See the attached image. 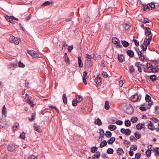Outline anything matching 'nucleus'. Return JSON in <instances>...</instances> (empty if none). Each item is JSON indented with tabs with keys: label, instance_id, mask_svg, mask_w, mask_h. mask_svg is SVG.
I'll list each match as a JSON object with an SVG mask.
<instances>
[{
	"label": "nucleus",
	"instance_id": "1",
	"mask_svg": "<svg viewBox=\"0 0 159 159\" xmlns=\"http://www.w3.org/2000/svg\"><path fill=\"white\" fill-rule=\"evenodd\" d=\"M9 42L11 43H14L16 44H18L20 42V39L15 37L13 35L11 36L9 39Z\"/></svg>",
	"mask_w": 159,
	"mask_h": 159
},
{
	"label": "nucleus",
	"instance_id": "2",
	"mask_svg": "<svg viewBox=\"0 0 159 159\" xmlns=\"http://www.w3.org/2000/svg\"><path fill=\"white\" fill-rule=\"evenodd\" d=\"M76 98L75 100H73L72 101V104L74 106H76L77 105V103L80 102L83 99V97L80 95H79L76 96Z\"/></svg>",
	"mask_w": 159,
	"mask_h": 159
},
{
	"label": "nucleus",
	"instance_id": "3",
	"mask_svg": "<svg viewBox=\"0 0 159 159\" xmlns=\"http://www.w3.org/2000/svg\"><path fill=\"white\" fill-rule=\"evenodd\" d=\"M141 98L140 95L139 96L137 93L134 94L130 98L131 101L134 102H136L139 100V101Z\"/></svg>",
	"mask_w": 159,
	"mask_h": 159
},
{
	"label": "nucleus",
	"instance_id": "4",
	"mask_svg": "<svg viewBox=\"0 0 159 159\" xmlns=\"http://www.w3.org/2000/svg\"><path fill=\"white\" fill-rule=\"evenodd\" d=\"M85 58H86L88 59L86 60V61L87 62H89L90 63V64H89L88 66V67L90 66L92 64V61L91 60V59H93L94 58V57L92 55H89V54L87 53L86 54V56L85 57Z\"/></svg>",
	"mask_w": 159,
	"mask_h": 159
},
{
	"label": "nucleus",
	"instance_id": "5",
	"mask_svg": "<svg viewBox=\"0 0 159 159\" xmlns=\"http://www.w3.org/2000/svg\"><path fill=\"white\" fill-rule=\"evenodd\" d=\"M102 78L99 75H98L94 79V82L97 84H101Z\"/></svg>",
	"mask_w": 159,
	"mask_h": 159
},
{
	"label": "nucleus",
	"instance_id": "6",
	"mask_svg": "<svg viewBox=\"0 0 159 159\" xmlns=\"http://www.w3.org/2000/svg\"><path fill=\"white\" fill-rule=\"evenodd\" d=\"M126 112L129 114H131L133 113L134 109L133 107L131 106H129L128 107L126 110Z\"/></svg>",
	"mask_w": 159,
	"mask_h": 159
},
{
	"label": "nucleus",
	"instance_id": "7",
	"mask_svg": "<svg viewBox=\"0 0 159 159\" xmlns=\"http://www.w3.org/2000/svg\"><path fill=\"white\" fill-rule=\"evenodd\" d=\"M25 101L28 103H29L31 107H33L34 106V104L33 103L32 101L29 98V97H25Z\"/></svg>",
	"mask_w": 159,
	"mask_h": 159
},
{
	"label": "nucleus",
	"instance_id": "8",
	"mask_svg": "<svg viewBox=\"0 0 159 159\" xmlns=\"http://www.w3.org/2000/svg\"><path fill=\"white\" fill-rule=\"evenodd\" d=\"M28 53L34 58L38 56V54L35 51H28Z\"/></svg>",
	"mask_w": 159,
	"mask_h": 159
},
{
	"label": "nucleus",
	"instance_id": "9",
	"mask_svg": "<svg viewBox=\"0 0 159 159\" xmlns=\"http://www.w3.org/2000/svg\"><path fill=\"white\" fill-rule=\"evenodd\" d=\"M15 146L13 144L10 143L9 144L8 146L7 149L10 151H13L15 149Z\"/></svg>",
	"mask_w": 159,
	"mask_h": 159
},
{
	"label": "nucleus",
	"instance_id": "10",
	"mask_svg": "<svg viewBox=\"0 0 159 159\" xmlns=\"http://www.w3.org/2000/svg\"><path fill=\"white\" fill-rule=\"evenodd\" d=\"M87 74L88 72L86 71H84L83 73V80L84 83L85 85H86L87 84L86 79L88 77L87 76Z\"/></svg>",
	"mask_w": 159,
	"mask_h": 159
},
{
	"label": "nucleus",
	"instance_id": "11",
	"mask_svg": "<svg viewBox=\"0 0 159 159\" xmlns=\"http://www.w3.org/2000/svg\"><path fill=\"white\" fill-rule=\"evenodd\" d=\"M148 126V128L152 130H153L156 129L155 127L154 126L153 123L151 121H149Z\"/></svg>",
	"mask_w": 159,
	"mask_h": 159
},
{
	"label": "nucleus",
	"instance_id": "12",
	"mask_svg": "<svg viewBox=\"0 0 159 159\" xmlns=\"http://www.w3.org/2000/svg\"><path fill=\"white\" fill-rule=\"evenodd\" d=\"M17 62H12L10 63L8 66L9 68H13L12 69L13 70H14V68H16L17 66Z\"/></svg>",
	"mask_w": 159,
	"mask_h": 159
},
{
	"label": "nucleus",
	"instance_id": "13",
	"mask_svg": "<svg viewBox=\"0 0 159 159\" xmlns=\"http://www.w3.org/2000/svg\"><path fill=\"white\" fill-rule=\"evenodd\" d=\"M100 157V153L99 151L96 152L95 154L93 155V159H98Z\"/></svg>",
	"mask_w": 159,
	"mask_h": 159
},
{
	"label": "nucleus",
	"instance_id": "14",
	"mask_svg": "<svg viewBox=\"0 0 159 159\" xmlns=\"http://www.w3.org/2000/svg\"><path fill=\"white\" fill-rule=\"evenodd\" d=\"M145 33L146 35H149L151 34L150 29L149 28L145 27Z\"/></svg>",
	"mask_w": 159,
	"mask_h": 159
},
{
	"label": "nucleus",
	"instance_id": "15",
	"mask_svg": "<svg viewBox=\"0 0 159 159\" xmlns=\"http://www.w3.org/2000/svg\"><path fill=\"white\" fill-rule=\"evenodd\" d=\"M138 54L139 56L140 60L141 61H143L145 59V57L143 54L141 52L139 51L138 52Z\"/></svg>",
	"mask_w": 159,
	"mask_h": 159
},
{
	"label": "nucleus",
	"instance_id": "16",
	"mask_svg": "<svg viewBox=\"0 0 159 159\" xmlns=\"http://www.w3.org/2000/svg\"><path fill=\"white\" fill-rule=\"evenodd\" d=\"M127 55L129 56L130 57H132L134 55V52L131 50H128L127 51Z\"/></svg>",
	"mask_w": 159,
	"mask_h": 159
},
{
	"label": "nucleus",
	"instance_id": "17",
	"mask_svg": "<svg viewBox=\"0 0 159 159\" xmlns=\"http://www.w3.org/2000/svg\"><path fill=\"white\" fill-rule=\"evenodd\" d=\"M78 62L79 67H83V64L82 63L81 59V57L80 56H79L78 57Z\"/></svg>",
	"mask_w": 159,
	"mask_h": 159
},
{
	"label": "nucleus",
	"instance_id": "18",
	"mask_svg": "<svg viewBox=\"0 0 159 159\" xmlns=\"http://www.w3.org/2000/svg\"><path fill=\"white\" fill-rule=\"evenodd\" d=\"M117 153L119 155H122L124 154V151L122 148H119L117 150Z\"/></svg>",
	"mask_w": 159,
	"mask_h": 159
},
{
	"label": "nucleus",
	"instance_id": "19",
	"mask_svg": "<svg viewBox=\"0 0 159 159\" xmlns=\"http://www.w3.org/2000/svg\"><path fill=\"white\" fill-rule=\"evenodd\" d=\"M112 42L115 44H116L120 42V41L116 37H113L112 38Z\"/></svg>",
	"mask_w": 159,
	"mask_h": 159
},
{
	"label": "nucleus",
	"instance_id": "20",
	"mask_svg": "<svg viewBox=\"0 0 159 159\" xmlns=\"http://www.w3.org/2000/svg\"><path fill=\"white\" fill-rule=\"evenodd\" d=\"M115 140V138L114 137H112L108 140L107 142L109 144H111L113 143Z\"/></svg>",
	"mask_w": 159,
	"mask_h": 159
},
{
	"label": "nucleus",
	"instance_id": "21",
	"mask_svg": "<svg viewBox=\"0 0 159 159\" xmlns=\"http://www.w3.org/2000/svg\"><path fill=\"white\" fill-rule=\"evenodd\" d=\"M94 123L95 124L98 125H102V123L101 120L99 118H98L95 120L94 122Z\"/></svg>",
	"mask_w": 159,
	"mask_h": 159
},
{
	"label": "nucleus",
	"instance_id": "22",
	"mask_svg": "<svg viewBox=\"0 0 159 159\" xmlns=\"http://www.w3.org/2000/svg\"><path fill=\"white\" fill-rule=\"evenodd\" d=\"M135 69L133 65H131L129 67V72L131 74L135 71Z\"/></svg>",
	"mask_w": 159,
	"mask_h": 159
},
{
	"label": "nucleus",
	"instance_id": "23",
	"mask_svg": "<svg viewBox=\"0 0 159 159\" xmlns=\"http://www.w3.org/2000/svg\"><path fill=\"white\" fill-rule=\"evenodd\" d=\"M123 28H124L125 30H128L130 28V25L127 24V23H124L123 25Z\"/></svg>",
	"mask_w": 159,
	"mask_h": 159
},
{
	"label": "nucleus",
	"instance_id": "24",
	"mask_svg": "<svg viewBox=\"0 0 159 159\" xmlns=\"http://www.w3.org/2000/svg\"><path fill=\"white\" fill-rule=\"evenodd\" d=\"M108 128L111 131L114 130L116 129V125H110L108 126Z\"/></svg>",
	"mask_w": 159,
	"mask_h": 159
},
{
	"label": "nucleus",
	"instance_id": "25",
	"mask_svg": "<svg viewBox=\"0 0 159 159\" xmlns=\"http://www.w3.org/2000/svg\"><path fill=\"white\" fill-rule=\"evenodd\" d=\"M62 100L64 104H66L67 103V98L65 94H64L62 96Z\"/></svg>",
	"mask_w": 159,
	"mask_h": 159
},
{
	"label": "nucleus",
	"instance_id": "26",
	"mask_svg": "<svg viewBox=\"0 0 159 159\" xmlns=\"http://www.w3.org/2000/svg\"><path fill=\"white\" fill-rule=\"evenodd\" d=\"M121 43L123 46L124 47H127L128 45H129V43L125 40H122L121 41Z\"/></svg>",
	"mask_w": 159,
	"mask_h": 159
},
{
	"label": "nucleus",
	"instance_id": "27",
	"mask_svg": "<svg viewBox=\"0 0 159 159\" xmlns=\"http://www.w3.org/2000/svg\"><path fill=\"white\" fill-rule=\"evenodd\" d=\"M34 129L37 132L40 133L42 131V129L40 128L39 126L38 125L34 126Z\"/></svg>",
	"mask_w": 159,
	"mask_h": 159
},
{
	"label": "nucleus",
	"instance_id": "28",
	"mask_svg": "<svg viewBox=\"0 0 159 159\" xmlns=\"http://www.w3.org/2000/svg\"><path fill=\"white\" fill-rule=\"evenodd\" d=\"M148 5H149L150 9L151 8V9H152L155 7V5L154 2H151L148 4Z\"/></svg>",
	"mask_w": 159,
	"mask_h": 159
},
{
	"label": "nucleus",
	"instance_id": "29",
	"mask_svg": "<svg viewBox=\"0 0 159 159\" xmlns=\"http://www.w3.org/2000/svg\"><path fill=\"white\" fill-rule=\"evenodd\" d=\"M52 2H49V1H47L44 2V3H43L42 4V6H48L50 4H52Z\"/></svg>",
	"mask_w": 159,
	"mask_h": 159
},
{
	"label": "nucleus",
	"instance_id": "30",
	"mask_svg": "<svg viewBox=\"0 0 159 159\" xmlns=\"http://www.w3.org/2000/svg\"><path fill=\"white\" fill-rule=\"evenodd\" d=\"M109 108V102L108 101H106L105 102V108L106 110H108Z\"/></svg>",
	"mask_w": 159,
	"mask_h": 159
},
{
	"label": "nucleus",
	"instance_id": "31",
	"mask_svg": "<svg viewBox=\"0 0 159 159\" xmlns=\"http://www.w3.org/2000/svg\"><path fill=\"white\" fill-rule=\"evenodd\" d=\"M149 20L147 18H143L141 20V21L143 23H149Z\"/></svg>",
	"mask_w": 159,
	"mask_h": 159
},
{
	"label": "nucleus",
	"instance_id": "32",
	"mask_svg": "<svg viewBox=\"0 0 159 159\" xmlns=\"http://www.w3.org/2000/svg\"><path fill=\"white\" fill-rule=\"evenodd\" d=\"M144 125V123L143 124H138L136 126V128L138 129H141L143 128L142 125Z\"/></svg>",
	"mask_w": 159,
	"mask_h": 159
},
{
	"label": "nucleus",
	"instance_id": "33",
	"mask_svg": "<svg viewBox=\"0 0 159 159\" xmlns=\"http://www.w3.org/2000/svg\"><path fill=\"white\" fill-rule=\"evenodd\" d=\"M157 76L155 75H152L150 76V79L153 81H155L157 79Z\"/></svg>",
	"mask_w": 159,
	"mask_h": 159
},
{
	"label": "nucleus",
	"instance_id": "34",
	"mask_svg": "<svg viewBox=\"0 0 159 159\" xmlns=\"http://www.w3.org/2000/svg\"><path fill=\"white\" fill-rule=\"evenodd\" d=\"M145 99L147 102H151V97L149 95L147 94L145 96Z\"/></svg>",
	"mask_w": 159,
	"mask_h": 159
},
{
	"label": "nucleus",
	"instance_id": "35",
	"mask_svg": "<svg viewBox=\"0 0 159 159\" xmlns=\"http://www.w3.org/2000/svg\"><path fill=\"white\" fill-rule=\"evenodd\" d=\"M143 10L144 11H148L150 9L149 5H143Z\"/></svg>",
	"mask_w": 159,
	"mask_h": 159
},
{
	"label": "nucleus",
	"instance_id": "36",
	"mask_svg": "<svg viewBox=\"0 0 159 159\" xmlns=\"http://www.w3.org/2000/svg\"><path fill=\"white\" fill-rule=\"evenodd\" d=\"M118 59L119 61L120 62H122L124 61L123 56L122 55H118Z\"/></svg>",
	"mask_w": 159,
	"mask_h": 159
},
{
	"label": "nucleus",
	"instance_id": "37",
	"mask_svg": "<svg viewBox=\"0 0 159 159\" xmlns=\"http://www.w3.org/2000/svg\"><path fill=\"white\" fill-rule=\"evenodd\" d=\"M107 145V142L106 140H104L100 144V147L102 148Z\"/></svg>",
	"mask_w": 159,
	"mask_h": 159
},
{
	"label": "nucleus",
	"instance_id": "38",
	"mask_svg": "<svg viewBox=\"0 0 159 159\" xmlns=\"http://www.w3.org/2000/svg\"><path fill=\"white\" fill-rule=\"evenodd\" d=\"M114 152L113 150L110 148H108L107 150V153L108 154H112Z\"/></svg>",
	"mask_w": 159,
	"mask_h": 159
},
{
	"label": "nucleus",
	"instance_id": "39",
	"mask_svg": "<svg viewBox=\"0 0 159 159\" xmlns=\"http://www.w3.org/2000/svg\"><path fill=\"white\" fill-rule=\"evenodd\" d=\"M151 38H149L148 39H144V43H145V42L146 43L147 42V41H148V42L146 43H145V44H146V45H148L150 43V41H151Z\"/></svg>",
	"mask_w": 159,
	"mask_h": 159
},
{
	"label": "nucleus",
	"instance_id": "40",
	"mask_svg": "<svg viewBox=\"0 0 159 159\" xmlns=\"http://www.w3.org/2000/svg\"><path fill=\"white\" fill-rule=\"evenodd\" d=\"M125 125L127 127H129L131 125V123L129 120H126L125 122Z\"/></svg>",
	"mask_w": 159,
	"mask_h": 159
},
{
	"label": "nucleus",
	"instance_id": "41",
	"mask_svg": "<svg viewBox=\"0 0 159 159\" xmlns=\"http://www.w3.org/2000/svg\"><path fill=\"white\" fill-rule=\"evenodd\" d=\"M98 150V148L96 147H93L91 148V152L93 153H94L96 152Z\"/></svg>",
	"mask_w": 159,
	"mask_h": 159
},
{
	"label": "nucleus",
	"instance_id": "42",
	"mask_svg": "<svg viewBox=\"0 0 159 159\" xmlns=\"http://www.w3.org/2000/svg\"><path fill=\"white\" fill-rule=\"evenodd\" d=\"M137 146L136 145H132L130 148V150H133L135 151L137 150Z\"/></svg>",
	"mask_w": 159,
	"mask_h": 159
},
{
	"label": "nucleus",
	"instance_id": "43",
	"mask_svg": "<svg viewBox=\"0 0 159 159\" xmlns=\"http://www.w3.org/2000/svg\"><path fill=\"white\" fill-rule=\"evenodd\" d=\"M150 108V107H140L139 109L142 111H146L148 109H149Z\"/></svg>",
	"mask_w": 159,
	"mask_h": 159
},
{
	"label": "nucleus",
	"instance_id": "44",
	"mask_svg": "<svg viewBox=\"0 0 159 159\" xmlns=\"http://www.w3.org/2000/svg\"><path fill=\"white\" fill-rule=\"evenodd\" d=\"M146 153L148 157H150L151 154V150L149 149H148L146 152Z\"/></svg>",
	"mask_w": 159,
	"mask_h": 159
},
{
	"label": "nucleus",
	"instance_id": "45",
	"mask_svg": "<svg viewBox=\"0 0 159 159\" xmlns=\"http://www.w3.org/2000/svg\"><path fill=\"white\" fill-rule=\"evenodd\" d=\"M134 135L136 138L137 139H139L140 138L141 134L139 132H136L134 134Z\"/></svg>",
	"mask_w": 159,
	"mask_h": 159
},
{
	"label": "nucleus",
	"instance_id": "46",
	"mask_svg": "<svg viewBox=\"0 0 159 159\" xmlns=\"http://www.w3.org/2000/svg\"><path fill=\"white\" fill-rule=\"evenodd\" d=\"M112 134L110 131H107L106 132L105 135L107 137H111V136Z\"/></svg>",
	"mask_w": 159,
	"mask_h": 159
},
{
	"label": "nucleus",
	"instance_id": "47",
	"mask_svg": "<svg viewBox=\"0 0 159 159\" xmlns=\"http://www.w3.org/2000/svg\"><path fill=\"white\" fill-rule=\"evenodd\" d=\"M99 131H100L99 133H100L101 137H103L105 134L103 130L102 129H99Z\"/></svg>",
	"mask_w": 159,
	"mask_h": 159
},
{
	"label": "nucleus",
	"instance_id": "48",
	"mask_svg": "<svg viewBox=\"0 0 159 159\" xmlns=\"http://www.w3.org/2000/svg\"><path fill=\"white\" fill-rule=\"evenodd\" d=\"M131 120L133 123H135L138 120V118L136 117H133L131 118Z\"/></svg>",
	"mask_w": 159,
	"mask_h": 159
},
{
	"label": "nucleus",
	"instance_id": "49",
	"mask_svg": "<svg viewBox=\"0 0 159 159\" xmlns=\"http://www.w3.org/2000/svg\"><path fill=\"white\" fill-rule=\"evenodd\" d=\"M11 17V16H6L5 17L6 20L9 22L12 21V19Z\"/></svg>",
	"mask_w": 159,
	"mask_h": 159
},
{
	"label": "nucleus",
	"instance_id": "50",
	"mask_svg": "<svg viewBox=\"0 0 159 159\" xmlns=\"http://www.w3.org/2000/svg\"><path fill=\"white\" fill-rule=\"evenodd\" d=\"M35 118V114L34 113H32L31 115V117L29 118V120L30 121H33Z\"/></svg>",
	"mask_w": 159,
	"mask_h": 159
},
{
	"label": "nucleus",
	"instance_id": "51",
	"mask_svg": "<svg viewBox=\"0 0 159 159\" xmlns=\"http://www.w3.org/2000/svg\"><path fill=\"white\" fill-rule=\"evenodd\" d=\"M125 132V134L126 135H129L131 133V131L130 130L128 129H126Z\"/></svg>",
	"mask_w": 159,
	"mask_h": 159
},
{
	"label": "nucleus",
	"instance_id": "52",
	"mask_svg": "<svg viewBox=\"0 0 159 159\" xmlns=\"http://www.w3.org/2000/svg\"><path fill=\"white\" fill-rule=\"evenodd\" d=\"M27 159H38L37 156H35L34 155H31L29 156Z\"/></svg>",
	"mask_w": 159,
	"mask_h": 159
},
{
	"label": "nucleus",
	"instance_id": "53",
	"mask_svg": "<svg viewBox=\"0 0 159 159\" xmlns=\"http://www.w3.org/2000/svg\"><path fill=\"white\" fill-rule=\"evenodd\" d=\"M145 72L150 73L152 72V68H145L144 70Z\"/></svg>",
	"mask_w": 159,
	"mask_h": 159
},
{
	"label": "nucleus",
	"instance_id": "54",
	"mask_svg": "<svg viewBox=\"0 0 159 159\" xmlns=\"http://www.w3.org/2000/svg\"><path fill=\"white\" fill-rule=\"evenodd\" d=\"M133 41L134 43L135 44L136 46H138L139 45V42L138 41L135 39H133Z\"/></svg>",
	"mask_w": 159,
	"mask_h": 159
},
{
	"label": "nucleus",
	"instance_id": "55",
	"mask_svg": "<svg viewBox=\"0 0 159 159\" xmlns=\"http://www.w3.org/2000/svg\"><path fill=\"white\" fill-rule=\"evenodd\" d=\"M141 156V154L139 152L137 153L135 155V157L137 159H139Z\"/></svg>",
	"mask_w": 159,
	"mask_h": 159
},
{
	"label": "nucleus",
	"instance_id": "56",
	"mask_svg": "<svg viewBox=\"0 0 159 159\" xmlns=\"http://www.w3.org/2000/svg\"><path fill=\"white\" fill-rule=\"evenodd\" d=\"M18 66L20 67L23 68L25 67V65L23 64V63L21 62L20 61L19 62Z\"/></svg>",
	"mask_w": 159,
	"mask_h": 159
},
{
	"label": "nucleus",
	"instance_id": "57",
	"mask_svg": "<svg viewBox=\"0 0 159 159\" xmlns=\"http://www.w3.org/2000/svg\"><path fill=\"white\" fill-rule=\"evenodd\" d=\"M153 149L157 154H159V148L156 147Z\"/></svg>",
	"mask_w": 159,
	"mask_h": 159
},
{
	"label": "nucleus",
	"instance_id": "58",
	"mask_svg": "<svg viewBox=\"0 0 159 159\" xmlns=\"http://www.w3.org/2000/svg\"><path fill=\"white\" fill-rule=\"evenodd\" d=\"M6 113V109L5 106L4 105L3 107V109L2 110V113L3 114H5Z\"/></svg>",
	"mask_w": 159,
	"mask_h": 159
},
{
	"label": "nucleus",
	"instance_id": "59",
	"mask_svg": "<svg viewBox=\"0 0 159 159\" xmlns=\"http://www.w3.org/2000/svg\"><path fill=\"white\" fill-rule=\"evenodd\" d=\"M146 67L147 68H151L153 67V66L150 63H146Z\"/></svg>",
	"mask_w": 159,
	"mask_h": 159
},
{
	"label": "nucleus",
	"instance_id": "60",
	"mask_svg": "<svg viewBox=\"0 0 159 159\" xmlns=\"http://www.w3.org/2000/svg\"><path fill=\"white\" fill-rule=\"evenodd\" d=\"M151 119H152V121L155 123L158 122L159 120L156 117H152Z\"/></svg>",
	"mask_w": 159,
	"mask_h": 159
},
{
	"label": "nucleus",
	"instance_id": "61",
	"mask_svg": "<svg viewBox=\"0 0 159 159\" xmlns=\"http://www.w3.org/2000/svg\"><path fill=\"white\" fill-rule=\"evenodd\" d=\"M152 73H156L158 72V70H157V69L156 68H155L153 67H152Z\"/></svg>",
	"mask_w": 159,
	"mask_h": 159
},
{
	"label": "nucleus",
	"instance_id": "62",
	"mask_svg": "<svg viewBox=\"0 0 159 159\" xmlns=\"http://www.w3.org/2000/svg\"><path fill=\"white\" fill-rule=\"evenodd\" d=\"M73 49V46L72 45L69 46L68 48V51L69 52H70L71 50Z\"/></svg>",
	"mask_w": 159,
	"mask_h": 159
},
{
	"label": "nucleus",
	"instance_id": "63",
	"mask_svg": "<svg viewBox=\"0 0 159 159\" xmlns=\"http://www.w3.org/2000/svg\"><path fill=\"white\" fill-rule=\"evenodd\" d=\"M20 137L23 139H24L25 138V133L24 132L21 133L20 135Z\"/></svg>",
	"mask_w": 159,
	"mask_h": 159
},
{
	"label": "nucleus",
	"instance_id": "64",
	"mask_svg": "<svg viewBox=\"0 0 159 159\" xmlns=\"http://www.w3.org/2000/svg\"><path fill=\"white\" fill-rule=\"evenodd\" d=\"M64 59L65 62H66L67 63H69L70 60L68 57H64Z\"/></svg>",
	"mask_w": 159,
	"mask_h": 159
}]
</instances>
